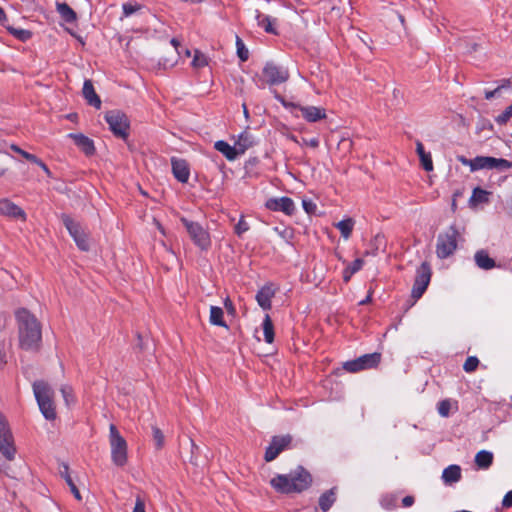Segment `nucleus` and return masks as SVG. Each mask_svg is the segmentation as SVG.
<instances>
[{"mask_svg": "<svg viewBox=\"0 0 512 512\" xmlns=\"http://www.w3.org/2000/svg\"><path fill=\"white\" fill-rule=\"evenodd\" d=\"M123 11L126 16H129L136 11V8L131 4H124Z\"/></svg>", "mask_w": 512, "mask_h": 512, "instance_id": "obj_52", "label": "nucleus"}, {"mask_svg": "<svg viewBox=\"0 0 512 512\" xmlns=\"http://www.w3.org/2000/svg\"><path fill=\"white\" fill-rule=\"evenodd\" d=\"M63 224L68 230L69 234L72 236L77 246L83 250L87 251L89 249V241L85 231L82 229L81 225L75 222L72 218L67 215H63L62 217Z\"/></svg>", "mask_w": 512, "mask_h": 512, "instance_id": "obj_11", "label": "nucleus"}, {"mask_svg": "<svg viewBox=\"0 0 512 512\" xmlns=\"http://www.w3.org/2000/svg\"><path fill=\"white\" fill-rule=\"evenodd\" d=\"M208 64H209L208 57L205 54H203L201 51L195 50L193 60L191 63L192 67L195 69H200V68L207 66Z\"/></svg>", "mask_w": 512, "mask_h": 512, "instance_id": "obj_34", "label": "nucleus"}, {"mask_svg": "<svg viewBox=\"0 0 512 512\" xmlns=\"http://www.w3.org/2000/svg\"><path fill=\"white\" fill-rule=\"evenodd\" d=\"M381 355L379 353H371L360 356L359 358L344 363V369L348 372H358L374 368L380 362Z\"/></svg>", "mask_w": 512, "mask_h": 512, "instance_id": "obj_10", "label": "nucleus"}, {"mask_svg": "<svg viewBox=\"0 0 512 512\" xmlns=\"http://www.w3.org/2000/svg\"><path fill=\"white\" fill-rule=\"evenodd\" d=\"M402 503L404 507H410L414 503V498L412 496H406L403 498Z\"/></svg>", "mask_w": 512, "mask_h": 512, "instance_id": "obj_54", "label": "nucleus"}, {"mask_svg": "<svg viewBox=\"0 0 512 512\" xmlns=\"http://www.w3.org/2000/svg\"><path fill=\"white\" fill-rule=\"evenodd\" d=\"M416 152L419 157L427 153V152H425L424 146L420 141L416 142Z\"/></svg>", "mask_w": 512, "mask_h": 512, "instance_id": "obj_55", "label": "nucleus"}, {"mask_svg": "<svg viewBox=\"0 0 512 512\" xmlns=\"http://www.w3.org/2000/svg\"><path fill=\"white\" fill-rule=\"evenodd\" d=\"M225 308L228 310V312L233 313L235 311L234 306L230 298H226L224 301Z\"/></svg>", "mask_w": 512, "mask_h": 512, "instance_id": "obj_56", "label": "nucleus"}, {"mask_svg": "<svg viewBox=\"0 0 512 512\" xmlns=\"http://www.w3.org/2000/svg\"><path fill=\"white\" fill-rule=\"evenodd\" d=\"M0 452L8 460L15 458L16 448L6 418L0 413Z\"/></svg>", "mask_w": 512, "mask_h": 512, "instance_id": "obj_7", "label": "nucleus"}, {"mask_svg": "<svg viewBox=\"0 0 512 512\" xmlns=\"http://www.w3.org/2000/svg\"><path fill=\"white\" fill-rule=\"evenodd\" d=\"M312 483L311 475L298 467L288 475H276L270 480V485L279 493H299L306 490Z\"/></svg>", "mask_w": 512, "mask_h": 512, "instance_id": "obj_1", "label": "nucleus"}, {"mask_svg": "<svg viewBox=\"0 0 512 512\" xmlns=\"http://www.w3.org/2000/svg\"><path fill=\"white\" fill-rule=\"evenodd\" d=\"M502 505L504 507H512V490L509 491L502 500Z\"/></svg>", "mask_w": 512, "mask_h": 512, "instance_id": "obj_49", "label": "nucleus"}, {"mask_svg": "<svg viewBox=\"0 0 512 512\" xmlns=\"http://www.w3.org/2000/svg\"><path fill=\"white\" fill-rule=\"evenodd\" d=\"M56 10L59 13V15L61 16V18L66 22L72 23L77 18L74 10L68 4H66L64 2L63 3L57 2Z\"/></svg>", "mask_w": 512, "mask_h": 512, "instance_id": "obj_27", "label": "nucleus"}, {"mask_svg": "<svg viewBox=\"0 0 512 512\" xmlns=\"http://www.w3.org/2000/svg\"><path fill=\"white\" fill-rule=\"evenodd\" d=\"M37 165L39 167H41V169L47 174V175H50V170L48 169V167L45 165V163H43L41 160H39V163H37Z\"/></svg>", "mask_w": 512, "mask_h": 512, "instance_id": "obj_58", "label": "nucleus"}, {"mask_svg": "<svg viewBox=\"0 0 512 512\" xmlns=\"http://www.w3.org/2000/svg\"><path fill=\"white\" fill-rule=\"evenodd\" d=\"M171 163L172 172L175 178L182 183H186L190 176L187 162L183 159L172 158Z\"/></svg>", "mask_w": 512, "mask_h": 512, "instance_id": "obj_19", "label": "nucleus"}, {"mask_svg": "<svg viewBox=\"0 0 512 512\" xmlns=\"http://www.w3.org/2000/svg\"><path fill=\"white\" fill-rule=\"evenodd\" d=\"M111 131L117 137L125 139L128 136L129 120L121 111H110L105 115Z\"/></svg>", "mask_w": 512, "mask_h": 512, "instance_id": "obj_8", "label": "nucleus"}, {"mask_svg": "<svg viewBox=\"0 0 512 512\" xmlns=\"http://www.w3.org/2000/svg\"><path fill=\"white\" fill-rule=\"evenodd\" d=\"M266 207L272 211H282L287 215H292L295 211V204L291 198H271L266 202Z\"/></svg>", "mask_w": 512, "mask_h": 512, "instance_id": "obj_16", "label": "nucleus"}, {"mask_svg": "<svg viewBox=\"0 0 512 512\" xmlns=\"http://www.w3.org/2000/svg\"><path fill=\"white\" fill-rule=\"evenodd\" d=\"M493 462V453L481 450L475 455V463L480 469H488Z\"/></svg>", "mask_w": 512, "mask_h": 512, "instance_id": "obj_25", "label": "nucleus"}, {"mask_svg": "<svg viewBox=\"0 0 512 512\" xmlns=\"http://www.w3.org/2000/svg\"><path fill=\"white\" fill-rule=\"evenodd\" d=\"M68 137L71 138L74 143L86 154H92L94 152V144L91 139L81 133H70Z\"/></svg>", "mask_w": 512, "mask_h": 512, "instance_id": "obj_20", "label": "nucleus"}, {"mask_svg": "<svg viewBox=\"0 0 512 512\" xmlns=\"http://www.w3.org/2000/svg\"><path fill=\"white\" fill-rule=\"evenodd\" d=\"M431 278V269L427 263L417 269L414 285L412 288L411 295L415 300H418L425 290L427 289Z\"/></svg>", "mask_w": 512, "mask_h": 512, "instance_id": "obj_12", "label": "nucleus"}, {"mask_svg": "<svg viewBox=\"0 0 512 512\" xmlns=\"http://www.w3.org/2000/svg\"><path fill=\"white\" fill-rule=\"evenodd\" d=\"M457 160L464 166H468L471 169L473 159H467L466 157L459 155L457 156Z\"/></svg>", "mask_w": 512, "mask_h": 512, "instance_id": "obj_51", "label": "nucleus"}, {"mask_svg": "<svg viewBox=\"0 0 512 512\" xmlns=\"http://www.w3.org/2000/svg\"><path fill=\"white\" fill-rule=\"evenodd\" d=\"M214 148L223 154L229 161H234L239 156L236 146H231L229 143L223 140L216 141Z\"/></svg>", "mask_w": 512, "mask_h": 512, "instance_id": "obj_23", "label": "nucleus"}, {"mask_svg": "<svg viewBox=\"0 0 512 512\" xmlns=\"http://www.w3.org/2000/svg\"><path fill=\"white\" fill-rule=\"evenodd\" d=\"M355 221L352 218H346L335 224V227L340 231L342 237L347 240L350 238Z\"/></svg>", "mask_w": 512, "mask_h": 512, "instance_id": "obj_28", "label": "nucleus"}, {"mask_svg": "<svg viewBox=\"0 0 512 512\" xmlns=\"http://www.w3.org/2000/svg\"><path fill=\"white\" fill-rule=\"evenodd\" d=\"M6 21V14L4 10L0 7V23H4Z\"/></svg>", "mask_w": 512, "mask_h": 512, "instance_id": "obj_60", "label": "nucleus"}, {"mask_svg": "<svg viewBox=\"0 0 512 512\" xmlns=\"http://www.w3.org/2000/svg\"><path fill=\"white\" fill-rule=\"evenodd\" d=\"M224 312L222 308L218 306H211L210 307V316H209V322L212 325L221 326L227 328V325L223 319Z\"/></svg>", "mask_w": 512, "mask_h": 512, "instance_id": "obj_29", "label": "nucleus"}, {"mask_svg": "<svg viewBox=\"0 0 512 512\" xmlns=\"http://www.w3.org/2000/svg\"><path fill=\"white\" fill-rule=\"evenodd\" d=\"M83 96L91 106L99 109L101 106V100L99 96L96 94L93 84L90 80H86L83 85L82 90Z\"/></svg>", "mask_w": 512, "mask_h": 512, "instance_id": "obj_22", "label": "nucleus"}, {"mask_svg": "<svg viewBox=\"0 0 512 512\" xmlns=\"http://www.w3.org/2000/svg\"><path fill=\"white\" fill-rule=\"evenodd\" d=\"M187 230V233L193 243L201 250L206 251L211 247V237L209 231L198 222L190 221L185 217L180 219Z\"/></svg>", "mask_w": 512, "mask_h": 512, "instance_id": "obj_5", "label": "nucleus"}, {"mask_svg": "<svg viewBox=\"0 0 512 512\" xmlns=\"http://www.w3.org/2000/svg\"><path fill=\"white\" fill-rule=\"evenodd\" d=\"M255 19L259 26L263 27L266 32L275 34L276 31L273 28L274 19L269 16L261 14L258 10H255Z\"/></svg>", "mask_w": 512, "mask_h": 512, "instance_id": "obj_30", "label": "nucleus"}, {"mask_svg": "<svg viewBox=\"0 0 512 512\" xmlns=\"http://www.w3.org/2000/svg\"><path fill=\"white\" fill-rule=\"evenodd\" d=\"M0 215L10 218L26 220V213L19 206L8 199H0Z\"/></svg>", "mask_w": 512, "mask_h": 512, "instance_id": "obj_17", "label": "nucleus"}, {"mask_svg": "<svg viewBox=\"0 0 512 512\" xmlns=\"http://www.w3.org/2000/svg\"><path fill=\"white\" fill-rule=\"evenodd\" d=\"M511 117H512V104L509 105L502 114L498 115L495 118V121L498 124L503 125V124H506Z\"/></svg>", "mask_w": 512, "mask_h": 512, "instance_id": "obj_40", "label": "nucleus"}, {"mask_svg": "<svg viewBox=\"0 0 512 512\" xmlns=\"http://www.w3.org/2000/svg\"><path fill=\"white\" fill-rule=\"evenodd\" d=\"M68 470H69V468H68V466H67V465H63V466H62V469L60 470V474H61V476H62L65 480H66V476H70V475H69V471H68Z\"/></svg>", "mask_w": 512, "mask_h": 512, "instance_id": "obj_57", "label": "nucleus"}, {"mask_svg": "<svg viewBox=\"0 0 512 512\" xmlns=\"http://www.w3.org/2000/svg\"><path fill=\"white\" fill-rule=\"evenodd\" d=\"M503 89H504V85H499L494 90L486 91L485 92V98L488 99V100L492 99L493 97L498 96Z\"/></svg>", "mask_w": 512, "mask_h": 512, "instance_id": "obj_48", "label": "nucleus"}, {"mask_svg": "<svg viewBox=\"0 0 512 512\" xmlns=\"http://www.w3.org/2000/svg\"><path fill=\"white\" fill-rule=\"evenodd\" d=\"M237 55L241 61H246L249 57L248 49L245 47L243 41L237 36L236 37Z\"/></svg>", "mask_w": 512, "mask_h": 512, "instance_id": "obj_37", "label": "nucleus"}, {"mask_svg": "<svg viewBox=\"0 0 512 512\" xmlns=\"http://www.w3.org/2000/svg\"><path fill=\"white\" fill-rule=\"evenodd\" d=\"M152 433H153V440L155 442V445L158 449L162 448L164 445V435L162 431L156 427H152Z\"/></svg>", "mask_w": 512, "mask_h": 512, "instance_id": "obj_39", "label": "nucleus"}, {"mask_svg": "<svg viewBox=\"0 0 512 512\" xmlns=\"http://www.w3.org/2000/svg\"><path fill=\"white\" fill-rule=\"evenodd\" d=\"M263 77L268 84L277 85L286 82L289 78V73L282 67L273 63H267L263 68Z\"/></svg>", "mask_w": 512, "mask_h": 512, "instance_id": "obj_13", "label": "nucleus"}, {"mask_svg": "<svg viewBox=\"0 0 512 512\" xmlns=\"http://www.w3.org/2000/svg\"><path fill=\"white\" fill-rule=\"evenodd\" d=\"M66 483L68 484V486L70 487V490L71 492L73 493L74 497L77 499V500H81L82 497H81V494L78 490V488L76 487V485L74 484L71 476H66Z\"/></svg>", "mask_w": 512, "mask_h": 512, "instance_id": "obj_45", "label": "nucleus"}, {"mask_svg": "<svg viewBox=\"0 0 512 512\" xmlns=\"http://www.w3.org/2000/svg\"><path fill=\"white\" fill-rule=\"evenodd\" d=\"M154 222H155L157 228L159 229V231L164 234V229H163L162 225L156 220H154Z\"/></svg>", "mask_w": 512, "mask_h": 512, "instance_id": "obj_63", "label": "nucleus"}, {"mask_svg": "<svg viewBox=\"0 0 512 512\" xmlns=\"http://www.w3.org/2000/svg\"><path fill=\"white\" fill-rule=\"evenodd\" d=\"M10 33L13 34L21 41H26L31 37V32L24 29L8 28Z\"/></svg>", "mask_w": 512, "mask_h": 512, "instance_id": "obj_41", "label": "nucleus"}, {"mask_svg": "<svg viewBox=\"0 0 512 512\" xmlns=\"http://www.w3.org/2000/svg\"><path fill=\"white\" fill-rule=\"evenodd\" d=\"M419 158H420V162H421L422 167L426 171L429 172V171L433 170V162H432V158H431V154L430 153H426V154L420 156Z\"/></svg>", "mask_w": 512, "mask_h": 512, "instance_id": "obj_43", "label": "nucleus"}, {"mask_svg": "<svg viewBox=\"0 0 512 512\" xmlns=\"http://www.w3.org/2000/svg\"><path fill=\"white\" fill-rule=\"evenodd\" d=\"M171 44H172L175 48H177V46L179 45V43H178V41H177L176 39H172V40H171Z\"/></svg>", "mask_w": 512, "mask_h": 512, "instance_id": "obj_64", "label": "nucleus"}, {"mask_svg": "<svg viewBox=\"0 0 512 512\" xmlns=\"http://www.w3.org/2000/svg\"><path fill=\"white\" fill-rule=\"evenodd\" d=\"M479 364V360L476 357H468L463 365V369L466 372H473Z\"/></svg>", "mask_w": 512, "mask_h": 512, "instance_id": "obj_42", "label": "nucleus"}, {"mask_svg": "<svg viewBox=\"0 0 512 512\" xmlns=\"http://www.w3.org/2000/svg\"><path fill=\"white\" fill-rule=\"evenodd\" d=\"M33 392L43 416L47 420H54L56 418V411L52 388L44 381H36L33 383Z\"/></svg>", "mask_w": 512, "mask_h": 512, "instance_id": "obj_3", "label": "nucleus"}, {"mask_svg": "<svg viewBox=\"0 0 512 512\" xmlns=\"http://www.w3.org/2000/svg\"><path fill=\"white\" fill-rule=\"evenodd\" d=\"M263 334H264V340L271 344L274 341V326L272 323V320L268 314L265 315L263 323Z\"/></svg>", "mask_w": 512, "mask_h": 512, "instance_id": "obj_32", "label": "nucleus"}, {"mask_svg": "<svg viewBox=\"0 0 512 512\" xmlns=\"http://www.w3.org/2000/svg\"><path fill=\"white\" fill-rule=\"evenodd\" d=\"M111 460L116 466H124L128 460V445L114 424L109 427Z\"/></svg>", "mask_w": 512, "mask_h": 512, "instance_id": "obj_4", "label": "nucleus"}, {"mask_svg": "<svg viewBox=\"0 0 512 512\" xmlns=\"http://www.w3.org/2000/svg\"><path fill=\"white\" fill-rule=\"evenodd\" d=\"M458 235L457 230L451 227L445 234H440L437 240L436 253L440 258H447L457 248L456 237Z\"/></svg>", "mask_w": 512, "mask_h": 512, "instance_id": "obj_9", "label": "nucleus"}, {"mask_svg": "<svg viewBox=\"0 0 512 512\" xmlns=\"http://www.w3.org/2000/svg\"><path fill=\"white\" fill-rule=\"evenodd\" d=\"M285 107H290L300 110L303 118L308 122H317L326 118V111L324 108L316 106H300L293 103H287L283 99H280Z\"/></svg>", "mask_w": 512, "mask_h": 512, "instance_id": "obj_15", "label": "nucleus"}, {"mask_svg": "<svg viewBox=\"0 0 512 512\" xmlns=\"http://www.w3.org/2000/svg\"><path fill=\"white\" fill-rule=\"evenodd\" d=\"M132 512H146L145 501L140 496L136 497L135 506Z\"/></svg>", "mask_w": 512, "mask_h": 512, "instance_id": "obj_46", "label": "nucleus"}, {"mask_svg": "<svg viewBox=\"0 0 512 512\" xmlns=\"http://www.w3.org/2000/svg\"><path fill=\"white\" fill-rule=\"evenodd\" d=\"M190 442H191V447H192V451H191V452H192V455H193V454H194V452H195L196 450H198V446L194 443V441H193V440H190Z\"/></svg>", "mask_w": 512, "mask_h": 512, "instance_id": "obj_62", "label": "nucleus"}, {"mask_svg": "<svg viewBox=\"0 0 512 512\" xmlns=\"http://www.w3.org/2000/svg\"><path fill=\"white\" fill-rule=\"evenodd\" d=\"M275 293L276 288L271 283L261 287L256 294L258 305L264 310H269L271 308V300L275 296Z\"/></svg>", "mask_w": 512, "mask_h": 512, "instance_id": "obj_18", "label": "nucleus"}, {"mask_svg": "<svg viewBox=\"0 0 512 512\" xmlns=\"http://www.w3.org/2000/svg\"><path fill=\"white\" fill-rule=\"evenodd\" d=\"M256 144L255 138L248 131L242 132L237 141L235 142V146L239 155L244 154L249 148L253 147Z\"/></svg>", "mask_w": 512, "mask_h": 512, "instance_id": "obj_21", "label": "nucleus"}, {"mask_svg": "<svg viewBox=\"0 0 512 512\" xmlns=\"http://www.w3.org/2000/svg\"><path fill=\"white\" fill-rule=\"evenodd\" d=\"M20 346L25 350L37 349L41 341V328L37 319L29 311L17 312Z\"/></svg>", "mask_w": 512, "mask_h": 512, "instance_id": "obj_2", "label": "nucleus"}, {"mask_svg": "<svg viewBox=\"0 0 512 512\" xmlns=\"http://www.w3.org/2000/svg\"><path fill=\"white\" fill-rule=\"evenodd\" d=\"M291 436H275L272 438L270 445L267 447L265 452V460L271 462L277 458V456L284 451L291 443Z\"/></svg>", "mask_w": 512, "mask_h": 512, "instance_id": "obj_14", "label": "nucleus"}, {"mask_svg": "<svg viewBox=\"0 0 512 512\" xmlns=\"http://www.w3.org/2000/svg\"><path fill=\"white\" fill-rule=\"evenodd\" d=\"M302 205H303V208L304 210L307 212V213H314L315 210H316V204L313 203L312 201L310 200H306L304 199L302 201Z\"/></svg>", "mask_w": 512, "mask_h": 512, "instance_id": "obj_47", "label": "nucleus"}, {"mask_svg": "<svg viewBox=\"0 0 512 512\" xmlns=\"http://www.w3.org/2000/svg\"><path fill=\"white\" fill-rule=\"evenodd\" d=\"M336 500L335 496V490L330 489L329 491L322 494L319 498V506L320 508L326 512L330 509V507L333 505V503Z\"/></svg>", "mask_w": 512, "mask_h": 512, "instance_id": "obj_31", "label": "nucleus"}, {"mask_svg": "<svg viewBox=\"0 0 512 512\" xmlns=\"http://www.w3.org/2000/svg\"><path fill=\"white\" fill-rule=\"evenodd\" d=\"M452 408L457 409L456 402L451 401L450 399H445L439 402L438 404V413L442 417H448Z\"/></svg>", "mask_w": 512, "mask_h": 512, "instance_id": "obj_36", "label": "nucleus"}, {"mask_svg": "<svg viewBox=\"0 0 512 512\" xmlns=\"http://www.w3.org/2000/svg\"><path fill=\"white\" fill-rule=\"evenodd\" d=\"M474 259L476 265L483 270H490L496 267L495 261L488 255L485 250H479L475 253Z\"/></svg>", "mask_w": 512, "mask_h": 512, "instance_id": "obj_24", "label": "nucleus"}, {"mask_svg": "<svg viewBox=\"0 0 512 512\" xmlns=\"http://www.w3.org/2000/svg\"><path fill=\"white\" fill-rule=\"evenodd\" d=\"M60 391H61L64 401L67 405L73 404L75 402V398L73 396V391L70 386L63 385L61 387Z\"/></svg>", "mask_w": 512, "mask_h": 512, "instance_id": "obj_38", "label": "nucleus"}, {"mask_svg": "<svg viewBox=\"0 0 512 512\" xmlns=\"http://www.w3.org/2000/svg\"><path fill=\"white\" fill-rule=\"evenodd\" d=\"M363 264L364 261L360 258L354 260L353 263L344 270V280L346 282L349 281L351 276L362 268Z\"/></svg>", "mask_w": 512, "mask_h": 512, "instance_id": "obj_35", "label": "nucleus"}, {"mask_svg": "<svg viewBox=\"0 0 512 512\" xmlns=\"http://www.w3.org/2000/svg\"><path fill=\"white\" fill-rule=\"evenodd\" d=\"M489 195L490 192L477 187L473 190L472 196L470 198V204L476 205L479 203H487L489 201Z\"/></svg>", "mask_w": 512, "mask_h": 512, "instance_id": "obj_33", "label": "nucleus"}, {"mask_svg": "<svg viewBox=\"0 0 512 512\" xmlns=\"http://www.w3.org/2000/svg\"><path fill=\"white\" fill-rule=\"evenodd\" d=\"M477 48H478V45L476 43H473L469 47H467V52L476 51Z\"/></svg>", "mask_w": 512, "mask_h": 512, "instance_id": "obj_61", "label": "nucleus"}, {"mask_svg": "<svg viewBox=\"0 0 512 512\" xmlns=\"http://www.w3.org/2000/svg\"><path fill=\"white\" fill-rule=\"evenodd\" d=\"M461 477V469L458 465H450L444 469L442 479L445 483H455Z\"/></svg>", "mask_w": 512, "mask_h": 512, "instance_id": "obj_26", "label": "nucleus"}, {"mask_svg": "<svg viewBox=\"0 0 512 512\" xmlns=\"http://www.w3.org/2000/svg\"><path fill=\"white\" fill-rule=\"evenodd\" d=\"M512 168V162L504 158H495L491 156H477L473 159L471 172L482 169L497 170L499 172L507 171Z\"/></svg>", "mask_w": 512, "mask_h": 512, "instance_id": "obj_6", "label": "nucleus"}, {"mask_svg": "<svg viewBox=\"0 0 512 512\" xmlns=\"http://www.w3.org/2000/svg\"><path fill=\"white\" fill-rule=\"evenodd\" d=\"M303 144L308 145V146L313 147V148H316L319 145V141H318L317 138H312V139H309V140L303 139Z\"/></svg>", "mask_w": 512, "mask_h": 512, "instance_id": "obj_53", "label": "nucleus"}, {"mask_svg": "<svg viewBox=\"0 0 512 512\" xmlns=\"http://www.w3.org/2000/svg\"><path fill=\"white\" fill-rule=\"evenodd\" d=\"M248 230H249L248 223L243 218H241L235 226V232L237 233V235L240 236Z\"/></svg>", "mask_w": 512, "mask_h": 512, "instance_id": "obj_44", "label": "nucleus"}, {"mask_svg": "<svg viewBox=\"0 0 512 512\" xmlns=\"http://www.w3.org/2000/svg\"><path fill=\"white\" fill-rule=\"evenodd\" d=\"M11 149H12L13 151H15L16 153L20 154V155H22V152H24V150H23V149H21L20 147H18V146H16V145H11Z\"/></svg>", "mask_w": 512, "mask_h": 512, "instance_id": "obj_59", "label": "nucleus"}, {"mask_svg": "<svg viewBox=\"0 0 512 512\" xmlns=\"http://www.w3.org/2000/svg\"><path fill=\"white\" fill-rule=\"evenodd\" d=\"M26 160L30 161V162H33L35 164L39 163V158H37L35 155L33 154H30L26 151L22 152V155Z\"/></svg>", "mask_w": 512, "mask_h": 512, "instance_id": "obj_50", "label": "nucleus"}]
</instances>
